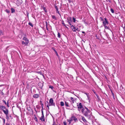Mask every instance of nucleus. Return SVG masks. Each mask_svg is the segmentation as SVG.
Instances as JSON below:
<instances>
[{"label":"nucleus","mask_w":125,"mask_h":125,"mask_svg":"<svg viewBox=\"0 0 125 125\" xmlns=\"http://www.w3.org/2000/svg\"><path fill=\"white\" fill-rule=\"evenodd\" d=\"M0 108L1 109H2L3 112L6 115V118L7 119V118H8V116H7L8 114V110L6 109L5 106H0Z\"/></svg>","instance_id":"obj_1"},{"label":"nucleus","mask_w":125,"mask_h":125,"mask_svg":"<svg viewBox=\"0 0 125 125\" xmlns=\"http://www.w3.org/2000/svg\"><path fill=\"white\" fill-rule=\"evenodd\" d=\"M81 111L84 116L86 115H87L89 113H90L89 110H85L84 108H83L81 110Z\"/></svg>","instance_id":"obj_2"},{"label":"nucleus","mask_w":125,"mask_h":125,"mask_svg":"<svg viewBox=\"0 0 125 125\" xmlns=\"http://www.w3.org/2000/svg\"><path fill=\"white\" fill-rule=\"evenodd\" d=\"M49 106H55V104L53 102V100L52 98H51L49 100Z\"/></svg>","instance_id":"obj_3"},{"label":"nucleus","mask_w":125,"mask_h":125,"mask_svg":"<svg viewBox=\"0 0 125 125\" xmlns=\"http://www.w3.org/2000/svg\"><path fill=\"white\" fill-rule=\"evenodd\" d=\"M67 21H66L70 25H72V18L71 17H69L67 18Z\"/></svg>","instance_id":"obj_4"},{"label":"nucleus","mask_w":125,"mask_h":125,"mask_svg":"<svg viewBox=\"0 0 125 125\" xmlns=\"http://www.w3.org/2000/svg\"><path fill=\"white\" fill-rule=\"evenodd\" d=\"M104 19V20L103 21V25H106L107 24H108V22L107 20V19L106 18H105Z\"/></svg>","instance_id":"obj_5"},{"label":"nucleus","mask_w":125,"mask_h":125,"mask_svg":"<svg viewBox=\"0 0 125 125\" xmlns=\"http://www.w3.org/2000/svg\"><path fill=\"white\" fill-rule=\"evenodd\" d=\"M38 85L39 86L40 88L42 89V87L43 85V82L42 83L41 82H39L38 83Z\"/></svg>","instance_id":"obj_6"},{"label":"nucleus","mask_w":125,"mask_h":125,"mask_svg":"<svg viewBox=\"0 0 125 125\" xmlns=\"http://www.w3.org/2000/svg\"><path fill=\"white\" fill-rule=\"evenodd\" d=\"M77 106H78V108H81V109H82L83 108H84L83 107L81 103H79V104L77 105Z\"/></svg>","instance_id":"obj_7"},{"label":"nucleus","mask_w":125,"mask_h":125,"mask_svg":"<svg viewBox=\"0 0 125 125\" xmlns=\"http://www.w3.org/2000/svg\"><path fill=\"white\" fill-rule=\"evenodd\" d=\"M92 114H90V115H88V114L87 115H85V116L87 117L88 119L89 120H91L92 118Z\"/></svg>","instance_id":"obj_8"},{"label":"nucleus","mask_w":125,"mask_h":125,"mask_svg":"<svg viewBox=\"0 0 125 125\" xmlns=\"http://www.w3.org/2000/svg\"><path fill=\"white\" fill-rule=\"evenodd\" d=\"M22 3V0H17V4H16L18 5L21 4Z\"/></svg>","instance_id":"obj_9"},{"label":"nucleus","mask_w":125,"mask_h":125,"mask_svg":"<svg viewBox=\"0 0 125 125\" xmlns=\"http://www.w3.org/2000/svg\"><path fill=\"white\" fill-rule=\"evenodd\" d=\"M40 119L43 122L45 121V119H44V115H42L41 117L40 118Z\"/></svg>","instance_id":"obj_10"},{"label":"nucleus","mask_w":125,"mask_h":125,"mask_svg":"<svg viewBox=\"0 0 125 125\" xmlns=\"http://www.w3.org/2000/svg\"><path fill=\"white\" fill-rule=\"evenodd\" d=\"M70 27L72 30L73 31V32H75V29H76V27H75L74 26H73L72 25Z\"/></svg>","instance_id":"obj_11"},{"label":"nucleus","mask_w":125,"mask_h":125,"mask_svg":"<svg viewBox=\"0 0 125 125\" xmlns=\"http://www.w3.org/2000/svg\"><path fill=\"white\" fill-rule=\"evenodd\" d=\"M28 43L29 42L28 41H26V42H25L24 41H22V44L24 45V46H26L28 44Z\"/></svg>","instance_id":"obj_12"},{"label":"nucleus","mask_w":125,"mask_h":125,"mask_svg":"<svg viewBox=\"0 0 125 125\" xmlns=\"http://www.w3.org/2000/svg\"><path fill=\"white\" fill-rule=\"evenodd\" d=\"M33 97L34 98H37L39 97V95L38 94H35L33 95Z\"/></svg>","instance_id":"obj_13"},{"label":"nucleus","mask_w":125,"mask_h":125,"mask_svg":"<svg viewBox=\"0 0 125 125\" xmlns=\"http://www.w3.org/2000/svg\"><path fill=\"white\" fill-rule=\"evenodd\" d=\"M52 49L53 50V51L56 54V55L58 57V58L59 57V56L56 51L55 50V49H54L53 47H52Z\"/></svg>","instance_id":"obj_14"},{"label":"nucleus","mask_w":125,"mask_h":125,"mask_svg":"<svg viewBox=\"0 0 125 125\" xmlns=\"http://www.w3.org/2000/svg\"><path fill=\"white\" fill-rule=\"evenodd\" d=\"M11 13H13L15 11V10L13 8H11Z\"/></svg>","instance_id":"obj_15"},{"label":"nucleus","mask_w":125,"mask_h":125,"mask_svg":"<svg viewBox=\"0 0 125 125\" xmlns=\"http://www.w3.org/2000/svg\"><path fill=\"white\" fill-rule=\"evenodd\" d=\"M82 119L83 121L84 122H86L87 121L85 119V118L84 117H82Z\"/></svg>","instance_id":"obj_16"},{"label":"nucleus","mask_w":125,"mask_h":125,"mask_svg":"<svg viewBox=\"0 0 125 125\" xmlns=\"http://www.w3.org/2000/svg\"><path fill=\"white\" fill-rule=\"evenodd\" d=\"M65 105L67 107H69V103L68 102H66V101L65 102Z\"/></svg>","instance_id":"obj_17"},{"label":"nucleus","mask_w":125,"mask_h":125,"mask_svg":"<svg viewBox=\"0 0 125 125\" xmlns=\"http://www.w3.org/2000/svg\"><path fill=\"white\" fill-rule=\"evenodd\" d=\"M73 120H74L75 122H77L78 121V120L76 117L74 116L73 117Z\"/></svg>","instance_id":"obj_18"},{"label":"nucleus","mask_w":125,"mask_h":125,"mask_svg":"<svg viewBox=\"0 0 125 125\" xmlns=\"http://www.w3.org/2000/svg\"><path fill=\"white\" fill-rule=\"evenodd\" d=\"M60 105L61 106H63L64 105V104L63 102L61 101L60 102Z\"/></svg>","instance_id":"obj_19"},{"label":"nucleus","mask_w":125,"mask_h":125,"mask_svg":"<svg viewBox=\"0 0 125 125\" xmlns=\"http://www.w3.org/2000/svg\"><path fill=\"white\" fill-rule=\"evenodd\" d=\"M40 104L41 105V107H42V109L43 108V104L42 103V101H40Z\"/></svg>","instance_id":"obj_20"},{"label":"nucleus","mask_w":125,"mask_h":125,"mask_svg":"<svg viewBox=\"0 0 125 125\" xmlns=\"http://www.w3.org/2000/svg\"><path fill=\"white\" fill-rule=\"evenodd\" d=\"M103 26H104V28L105 29H109V27L106 26V25H104Z\"/></svg>","instance_id":"obj_21"},{"label":"nucleus","mask_w":125,"mask_h":125,"mask_svg":"<svg viewBox=\"0 0 125 125\" xmlns=\"http://www.w3.org/2000/svg\"><path fill=\"white\" fill-rule=\"evenodd\" d=\"M23 40H26V41H28V42H29V40L28 39H27L26 38V37H24L23 38Z\"/></svg>","instance_id":"obj_22"},{"label":"nucleus","mask_w":125,"mask_h":125,"mask_svg":"<svg viewBox=\"0 0 125 125\" xmlns=\"http://www.w3.org/2000/svg\"><path fill=\"white\" fill-rule=\"evenodd\" d=\"M23 40H26V41H28V42H29V40L28 39H27L26 38V37H24L23 38Z\"/></svg>","instance_id":"obj_23"},{"label":"nucleus","mask_w":125,"mask_h":125,"mask_svg":"<svg viewBox=\"0 0 125 125\" xmlns=\"http://www.w3.org/2000/svg\"><path fill=\"white\" fill-rule=\"evenodd\" d=\"M52 17L53 19H55V20H57V19L55 16L54 15H52Z\"/></svg>","instance_id":"obj_24"},{"label":"nucleus","mask_w":125,"mask_h":125,"mask_svg":"<svg viewBox=\"0 0 125 125\" xmlns=\"http://www.w3.org/2000/svg\"><path fill=\"white\" fill-rule=\"evenodd\" d=\"M28 24H29V25H30V26H31L32 27H33V25L30 22H29Z\"/></svg>","instance_id":"obj_25"},{"label":"nucleus","mask_w":125,"mask_h":125,"mask_svg":"<svg viewBox=\"0 0 125 125\" xmlns=\"http://www.w3.org/2000/svg\"><path fill=\"white\" fill-rule=\"evenodd\" d=\"M72 21L74 23L75 22V21H76L75 18H74L73 17V21Z\"/></svg>","instance_id":"obj_26"},{"label":"nucleus","mask_w":125,"mask_h":125,"mask_svg":"<svg viewBox=\"0 0 125 125\" xmlns=\"http://www.w3.org/2000/svg\"><path fill=\"white\" fill-rule=\"evenodd\" d=\"M67 121L68 122H69V124H70L71 121H72V120L71 119H70L69 120L68 119Z\"/></svg>","instance_id":"obj_27"},{"label":"nucleus","mask_w":125,"mask_h":125,"mask_svg":"<svg viewBox=\"0 0 125 125\" xmlns=\"http://www.w3.org/2000/svg\"><path fill=\"white\" fill-rule=\"evenodd\" d=\"M43 9L45 12H47V10L46 9V8L45 7L43 8Z\"/></svg>","instance_id":"obj_28"},{"label":"nucleus","mask_w":125,"mask_h":125,"mask_svg":"<svg viewBox=\"0 0 125 125\" xmlns=\"http://www.w3.org/2000/svg\"><path fill=\"white\" fill-rule=\"evenodd\" d=\"M36 108L38 109H40L41 108V106L39 105H37L36 106Z\"/></svg>","instance_id":"obj_29"},{"label":"nucleus","mask_w":125,"mask_h":125,"mask_svg":"<svg viewBox=\"0 0 125 125\" xmlns=\"http://www.w3.org/2000/svg\"><path fill=\"white\" fill-rule=\"evenodd\" d=\"M83 107H84V108L85 110H89L85 106H83Z\"/></svg>","instance_id":"obj_30"},{"label":"nucleus","mask_w":125,"mask_h":125,"mask_svg":"<svg viewBox=\"0 0 125 125\" xmlns=\"http://www.w3.org/2000/svg\"><path fill=\"white\" fill-rule=\"evenodd\" d=\"M83 107H84V108L85 110H89L85 106H83Z\"/></svg>","instance_id":"obj_31"},{"label":"nucleus","mask_w":125,"mask_h":125,"mask_svg":"<svg viewBox=\"0 0 125 125\" xmlns=\"http://www.w3.org/2000/svg\"><path fill=\"white\" fill-rule=\"evenodd\" d=\"M83 107H84V108L85 110H89L85 106H83Z\"/></svg>","instance_id":"obj_32"},{"label":"nucleus","mask_w":125,"mask_h":125,"mask_svg":"<svg viewBox=\"0 0 125 125\" xmlns=\"http://www.w3.org/2000/svg\"><path fill=\"white\" fill-rule=\"evenodd\" d=\"M62 24L64 26H65V23H64V21L63 20H62Z\"/></svg>","instance_id":"obj_33"},{"label":"nucleus","mask_w":125,"mask_h":125,"mask_svg":"<svg viewBox=\"0 0 125 125\" xmlns=\"http://www.w3.org/2000/svg\"><path fill=\"white\" fill-rule=\"evenodd\" d=\"M96 97H97V98L98 100H100V99L99 97V96H98V95L97 94H96Z\"/></svg>","instance_id":"obj_34"},{"label":"nucleus","mask_w":125,"mask_h":125,"mask_svg":"<svg viewBox=\"0 0 125 125\" xmlns=\"http://www.w3.org/2000/svg\"><path fill=\"white\" fill-rule=\"evenodd\" d=\"M75 32L76 31H80V30L78 28H76V29H75Z\"/></svg>","instance_id":"obj_35"},{"label":"nucleus","mask_w":125,"mask_h":125,"mask_svg":"<svg viewBox=\"0 0 125 125\" xmlns=\"http://www.w3.org/2000/svg\"><path fill=\"white\" fill-rule=\"evenodd\" d=\"M57 35H58V37L59 38H60V37H61L60 35V33L59 32H58Z\"/></svg>","instance_id":"obj_36"},{"label":"nucleus","mask_w":125,"mask_h":125,"mask_svg":"<svg viewBox=\"0 0 125 125\" xmlns=\"http://www.w3.org/2000/svg\"><path fill=\"white\" fill-rule=\"evenodd\" d=\"M56 10V12L60 16H61V15L60 14L59 11H58V9Z\"/></svg>","instance_id":"obj_37"},{"label":"nucleus","mask_w":125,"mask_h":125,"mask_svg":"<svg viewBox=\"0 0 125 125\" xmlns=\"http://www.w3.org/2000/svg\"><path fill=\"white\" fill-rule=\"evenodd\" d=\"M110 10L111 11V12L113 13H114V10H113V9L111 8L110 9Z\"/></svg>","instance_id":"obj_38"},{"label":"nucleus","mask_w":125,"mask_h":125,"mask_svg":"<svg viewBox=\"0 0 125 125\" xmlns=\"http://www.w3.org/2000/svg\"><path fill=\"white\" fill-rule=\"evenodd\" d=\"M3 102L5 104H6V101L4 100H3ZM6 104L7 105V106H8V101H7V104Z\"/></svg>","instance_id":"obj_39"},{"label":"nucleus","mask_w":125,"mask_h":125,"mask_svg":"<svg viewBox=\"0 0 125 125\" xmlns=\"http://www.w3.org/2000/svg\"><path fill=\"white\" fill-rule=\"evenodd\" d=\"M34 118L35 120L37 122V119L35 116V117H34Z\"/></svg>","instance_id":"obj_40"},{"label":"nucleus","mask_w":125,"mask_h":125,"mask_svg":"<svg viewBox=\"0 0 125 125\" xmlns=\"http://www.w3.org/2000/svg\"><path fill=\"white\" fill-rule=\"evenodd\" d=\"M49 88H51L52 90H53V89L54 88L53 87V86H51V85L49 86Z\"/></svg>","instance_id":"obj_41"},{"label":"nucleus","mask_w":125,"mask_h":125,"mask_svg":"<svg viewBox=\"0 0 125 125\" xmlns=\"http://www.w3.org/2000/svg\"><path fill=\"white\" fill-rule=\"evenodd\" d=\"M73 117H74V116H72L70 118V119H72V121L73 120Z\"/></svg>","instance_id":"obj_42"},{"label":"nucleus","mask_w":125,"mask_h":125,"mask_svg":"<svg viewBox=\"0 0 125 125\" xmlns=\"http://www.w3.org/2000/svg\"><path fill=\"white\" fill-rule=\"evenodd\" d=\"M52 125H55V122L54 121V119H53V123Z\"/></svg>","instance_id":"obj_43"},{"label":"nucleus","mask_w":125,"mask_h":125,"mask_svg":"<svg viewBox=\"0 0 125 125\" xmlns=\"http://www.w3.org/2000/svg\"><path fill=\"white\" fill-rule=\"evenodd\" d=\"M37 73H38L39 74H40V75H42V72H41V71L38 72H37Z\"/></svg>","instance_id":"obj_44"},{"label":"nucleus","mask_w":125,"mask_h":125,"mask_svg":"<svg viewBox=\"0 0 125 125\" xmlns=\"http://www.w3.org/2000/svg\"><path fill=\"white\" fill-rule=\"evenodd\" d=\"M54 7H55V9L56 10L58 9V8L57 7V6H56L55 5Z\"/></svg>","instance_id":"obj_45"},{"label":"nucleus","mask_w":125,"mask_h":125,"mask_svg":"<svg viewBox=\"0 0 125 125\" xmlns=\"http://www.w3.org/2000/svg\"><path fill=\"white\" fill-rule=\"evenodd\" d=\"M47 107L48 108V110H49V104H47V105H46Z\"/></svg>","instance_id":"obj_46"},{"label":"nucleus","mask_w":125,"mask_h":125,"mask_svg":"<svg viewBox=\"0 0 125 125\" xmlns=\"http://www.w3.org/2000/svg\"><path fill=\"white\" fill-rule=\"evenodd\" d=\"M63 123L64 125H67L65 121L63 122Z\"/></svg>","instance_id":"obj_47"},{"label":"nucleus","mask_w":125,"mask_h":125,"mask_svg":"<svg viewBox=\"0 0 125 125\" xmlns=\"http://www.w3.org/2000/svg\"><path fill=\"white\" fill-rule=\"evenodd\" d=\"M100 18L101 21H104L103 20V18L102 17H100Z\"/></svg>","instance_id":"obj_48"},{"label":"nucleus","mask_w":125,"mask_h":125,"mask_svg":"<svg viewBox=\"0 0 125 125\" xmlns=\"http://www.w3.org/2000/svg\"><path fill=\"white\" fill-rule=\"evenodd\" d=\"M48 104V101H47L46 102V103H45V106H46V104Z\"/></svg>","instance_id":"obj_49"},{"label":"nucleus","mask_w":125,"mask_h":125,"mask_svg":"<svg viewBox=\"0 0 125 125\" xmlns=\"http://www.w3.org/2000/svg\"><path fill=\"white\" fill-rule=\"evenodd\" d=\"M111 92L112 93V95L113 96V97L114 96V94L113 93V92L112 91H111Z\"/></svg>","instance_id":"obj_50"},{"label":"nucleus","mask_w":125,"mask_h":125,"mask_svg":"<svg viewBox=\"0 0 125 125\" xmlns=\"http://www.w3.org/2000/svg\"><path fill=\"white\" fill-rule=\"evenodd\" d=\"M76 96L78 98H79V99L80 100H81H81H82V98H81L80 97H79L78 96Z\"/></svg>","instance_id":"obj_51"},{"label":"nucleus","mask_w":125,"mask_h":125,"mask_svg":"<svg viewBox=\"0 0 125 125\" xmlns=\"http://www.w3.org/2000/svg\"><path fill=\"white\" fill-rule=\"evenodd\" d=\"M93 91L94 92V94H95V95H96L97 94L96 93V92H95V91L94 90H93Z\"/></svg>","instance_id":"obj_52"},{"label":"nucleus","mask_w":125,"mask_h":125,"mask_svg":"<svg viewBox=\"0 0 125 125\" xmlns=\"http://www.w3.org/2000/svg\"><path fill=\"white\" fill-rule=\"evenodd\" d=\"M45 7H44V5H43L42 6H41V7L43 9V8H44Z\"/></svg>","instance_id":"obj_53"},{"label":"nucleus","mask_w":125,"mask_h":125,"mask_svg":"<svg viewBox=\"0 0 125 125\" xmlns=\"http://www.w3.org/2000/svg\"><path fill=\"white\" fill-rule=\"evenodd\" d=\"M78 108V111H80H80L81 110V108Z\"/></svg>","instance_id":"obj_54"},{"label":"nucleus","mask_w":125,"mask_h":125,"mask_svg":"<svg viewBox=\"0 0 125 125\" xmlns=\"http://www.w3.org/2000/svg\"><path fill=\"white\" fill-rule=\"evenodd\" d=\"M3 122L4 123V124L5 123V119H3Z\"/></svg>","instance_id":"obj_55"},{"label":"nucleus","mask_w":125,"mask_h":125,"mask_svg":"<svg viewBox=\"0 0 125 125\" xmlns=\"http://www.w3.org/2000/svg\"><path fill=\"white\" fill-rule=\"evenodd\" d=\"M71 100L72 101V100H73V98L72 97H71L70 98Z\"/></svg>","instance_id":"obj_56"},{"label":"nucleus","mask_w":125,"mask_h":125,"mask_svg":"<svg viewBox=\"0 0 125 125\" xmlns=\"http://www.w3.org/2000/svg\"><path fill=\"white\" fill-rule=\"evenodd\" d=\"M29 13L27 11V14L28 16Z\"/></svg>","instance_id":"obj_57"},{"label":"nucleus","mask_w":125,"mask_h":125,"mask_svg":"<svg viewBox=\"0 0 125 125\" xmlns=\"http://www.w3.org/2000/svg\"><path fill=\"white\" fill-rule=\"evenodd\" d=\"M9 117L11 118V119H12V118L11 115H10L9 116Z\"/></svg>","instance_id":"obj_58"},{"label":"nucleus","mask_w":125,"mask_h":125,"mask_svg":"<svg viewBox=\"0 0 125 125\" xmlns=\"http://www.w3.org/2000/svg\"><path fill=\"white\" fill-rule=\"evenodd\" d=\"M85 94L86 95H87V97L88 98L89 96H88V94L87 93H85Z\"/></svg>","instance_id":"obj_59"},{"label":"nucleus","mask_w":125,"mask_h":125,"mask_svg":"<svg viewBox=\"0 0 125 125\" xmlns=\"http://www.w3.org/2000/svg\"><path fill=\"white\" fill-rule=\"evenodd\" d=\"M82 33H84V34H85V32H84V31H82Z\"/></svg>","instance_id":"obj_60"},{"label":"nucleus","mask_w":125,"mask_h":125,"mask_svg":"<svg viewBox=\"0 0 125 125\" xmlns=\"http://www.w3.org/2000/svg\"><path fill=\"white\" fill-rule=\"evenodd\" d=\"M72 102L73 103H74V100H72Z\"/></svg>","instance_id":"obj_61"},{"label":"nucleus","mask_w":125,"mask_h":125,"mask_svg":"<svg viewBox=\"0 0 125 125\" xmlns=\"http://www.w3.org/2000/svg\"><path fill=\"white\" fill-rule=\"evenodd\" d=\"M123 29L125 31V26L123 28Z\"/></svg>","instance_id":"obj_62"},{"label":"nucleus","mask_w":125,"mask_h":125,"mask_svg":"<svg viewBox=\"0 0 125 125\" xmlns=\"http://www.w3.org/2000/svg\"><path fill=\"white\" fill-rule=\"evenodd\" d=\"M42 115H44L43 111H42Z\"/></svg>","instance_id":"obj_63"},{"label":"nucleus","mask_w":125,"mask_h":125,"mask_svg":"<svg viewBox=\"0 0 125 125\" xmlns=\"http://www.w3.org/2000/svg\"><path fill=\"white\" fill-rule=\"evenodd\" d=\"M96 38L97 39H99V38L98 37H97V35H96Z\"/></svg>","instance_id":"obj_64"}]
</instances>
